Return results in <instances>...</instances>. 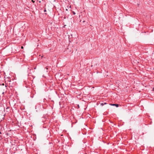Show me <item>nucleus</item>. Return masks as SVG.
<instances>
[{"label": "nucleus", "mask_w": 154, "mask_h": 154, "mask_svg": "<svg viewBox=\"0 0 154 154\" xmlns=\"http://www.w3.org/2000/svg\"><path fill=\"white\" fill-rule=\"evenodd\" d=\"M45 11V12L46 11V10H45V11Z\"/></svg>", "instance_id": "6"}, {"label": "nucleus", "mask_w": 154, "mask_h": 154, "mask_svg": "<svg viewBox=\"0 0 154 154\" xmlns=\"http://www.w3.org/2000/svg\"><path fill=\"white\" fill-rule=\"evenodd\" d=\"M32 2L33 3L35 2V1H34L33 0H32Z\"/></svg>", "instance_id": "4"}, {"label": "nucleus", "mask_w": 154, "mask_h": 154, "mask_svg": "<svg viewBox=\"0 0 154 154\" xmlns=\"http://www.w3.org/2000/svg\"><path fill=\"white\" fill-rule=\"evenodd\" d=\"M106 104V103H101V106H103L104 105V104Z\"/></svg>", "instance_id": "2"}, {"label": "nucleus", "mask_w": 154, "mask_h": 154, "mask_svg": "<svg viewBox=\"0 0 154 154\" xmlns=\"http://www.w3.org/2000/svg\"><path fill=\"white\" fill-rule=\"evenodd\" d=\"M72 13H73V14H74V15H75V12L74 11H72Z\"/></svg>", "instance_id": "3"}, {"label": "nucleus", "mask_w": 154, "mask_h": 154, "mask_svg": "<svg viewBox=\"0 0 154 154\" xmlns=\"http://www.w3.org/2000/svg\"><path fill=\"white\" fill-rule=\"evenodd\" d=\"M39 2L40 3L41 1H39Z\"/></svg>", "instance_id": "7"}, {"label": "nucleus", "mask_w": 154, "mask_h": 154, "mask_svg": "<svg viewBox=\"0 0 154 154\" xmlns=\"http://www.w3.org/2000/svg\"><path fill=\"white\" fill-rule=\"evenodd\" d=\"M23 46H22L21 47V48H22V49H23Z\"/></svg>", "instance_id": "5"}, {"label": "nucleus", "mask_w": 154, "mask_h": 154, "mask_svg": "<svg viewBox=\"0 0 154 154\" xmlns=\"http://www.w3.org/2000/svg\"><path fill=\"white\" fill-rule=\"evenodd\" d=\"M37 1H39V0H37Z\"/></svg>", "instance_id": "9"}, {"label": "nucleus", "mask_w": 154, "mask_h": 154, "mask_svg": "<svg viewBox=\"0 0 154 154\" xmlns=\"http://www.w3.org/2000/svg\"><path fill=\"white\" fill-rule=\"evenodd\" d=\"M0 134H1V132H0Z\"/></svg>", "instance_id": "8"}, {"label": "nucleus", "mask_w": 154, "mask_h": 154, "mask_svg": "<svg viewBox=\"0 0 154 154\" xmlns=\"http://www.w3.org/2000/svg\"><path fill=\"white\" fill-rule=\"evenodd\" d=\"M112 105V106H116V107H118L119 106V105L118 104H111Z\"/></svg>", "instance_id": "1"}]
</instances>
